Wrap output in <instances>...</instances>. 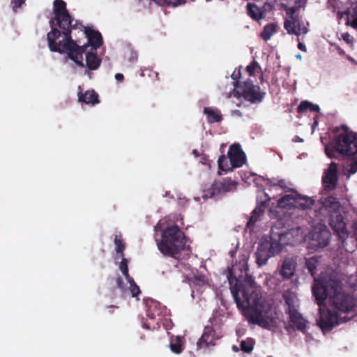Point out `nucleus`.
Returning <instances> with one entry per match:
<instances>
[{
	"instance_id": "obj_1",
	"label": "nucleus",
	"mask_w": 357,
	"mask_h": 357,
	"mask_svg": "<svg viewBox=\"0 0 357 357\" xmlns=\"http://www.w3.org/2000/svg\"><path fill=\"white\" fill-rule=\"evenodd\" d=\"M53 15L49 23L51 31L47 34L48 47L51 52L66 53L67 57L73 61L79 67L84 68L83 54L91 46V50L96 51L102 43V37L98 31L90 27H84V33L88 43L83 45H77L71 36L73 18L66 7L63 0H54L53 3Z\"/></svg>"
},
{
	"instance_id": "obj_2",
	"label": "nucleus",
	"mask_w": 357,
	"mask_h": 357,
	"mask_svg": "<svg viewBox=\"0 0 357 357\" xmlns=\"http://www.w3.org/2000/svg\"><path fill=\"white\" fill-rule=\"evenodd\" d=\"M312 291L319 306L328 298L329 305L342 312H350L355 307L354 297L342 291V282L339 280H316Z\"/></svg>"
},
{
	"instance_id": "obj_3",
	"label": "nucleus",
	"mask_w": 357,
	"mask_h": 357,
	"mask_svg": "<svg viewBox=\"0 0 357 357\" xmlns=\"http://www.w3.org/2000/svg\"><path fill=\"white\" fill-rule=\"evenodd\" d=\"M228 280L231 292L238 307L251 310L253 312L250 317L252 322L266 327L267 321L264 319L261 312L257 309L259 296L255 287L242 284L236 278L229 276Z\"/></svg>"
},
{
	"instance_id": "obj_4",
	"label": "nucleus",
	"mask_w": 357,
	"mask_h": 357,
	"mask_svg": "<svg viewBox=\"0 0 357 357\" xmlns=\"http://www.w3.org/2000/svg\"><path fill=\"white\" fill-rule=\"evenodd\" d=\"M319 203L321 204L319 208V213L324 216H329L330 226L344 243L349 236V231L347 229L345 218L342 213L340 202L336 197L328 196L321 198Z\"/></svg>"
},
{
	"instance_id": "obj_5",
	"label": "nucleus",
	"mask_w": 357,
	"mask_h": 357,
	"mask_svg": "<svg viewBox=\"0 0 357 357\" xmlns=\"http://www.w3.org/2000/svg\"><path fill=\"white\" fill-rule=\"evenodd\" d=\"M326 154L330 158L335 157V153L351 158L348 172L354 174L357 172V133L349 132L347 135H339L335 139V146L325 148Z\"/></svg>"
},
{
	"instance_id": "obj_6",
	"label": "nucleus",
	"mask_w": 357,
	"mask_h": 357,
	"mask_svg": "<svg viewBox=\"0 0 357 357\" xmlns=\"http://www.w3.org/2000/svg\"><path fill=\"white\" fill-rule=\"evenodd\" d=\"M186 243L184 233L177 225L169 226L162 232V239L158 243L159 250L164 255L176 259L185 249Z\"/></svg>"
},
{
	"instance_id": "obj_7",
	"label": "nucleus",
	"mask_w": 357,
	"mask_h": 357,
	"mask_svg": "<svg viewBox=\"0 0 357 357\" xmlns=\"http://www.w3.org/2000/svg\"><path fill=\"white\" fill-rule=\"evenodd\" d=\"M319 318L317 319V324L324 333L331 331L335 326L345 322L344 318H342L338 312L329 310L319 308Z\"/></svg>"
},
{
	"instance_id": "obj_8",
	"label": "nucleus",
	"mask_w": 357,
	"mask_h": 357,
	"mask_svg": "<svg viewBox=\"0 0 357 357\" xmlns=\"http://www.w3.org/2000/svg\"><path fill=\"white\" fill-rule=\"evenodd\" d=\"M314 203L312 198L303 196L296 192H294V194L285 195L278 201V204L281 207H284L287 205H296V206L300 209L310 208Z\"/></svg>"
},
{
	"instance_id": "obj_9",
	"label": "nucleus",
	"mask_w": 357,
	"mask_h": 357,
	"mask_svg": "<svg viewBox=\"0 0 357 357\" xmlns=\"http://www.w3.org/2000/svg\"><path fill=\"white\" fill-rule=\"evenodd\" d=\"M242 89L241 96L247 101L251 103L261 102L266 95L264 91H260L259 86L255 85L253 82L248 79L242 83L240 86Z\"/></svg>"
},
{
	"instance_id": "obj_10",
	"label": "nucleus",
	"mask_w": 357,
	"mask_h": 357,
	"mask_svg": "<svg viewBox=\"0 0 357 357\" xmlns=\"http://www.w3.org/2000/svg\"><path fill=\"white\" fill-rule=\"evenodd\" d=\"M221 337V335L214 329L212 326H206L204 328V332L197 342L198 350L204 349L206 351L210 347H213L215 342Z\"/></svg>"
},
{
	"instance_id": "obj_11",
	"label": "nucleus",
	"mask_w": 357,
	"mask_h": 357,
	"mask_svg": "<svg viewBox=\"0 0 357 357\" xmlns=\"http://www.w3.org/2000/svg\"><path fill=\"white\" fill-rule=\"evenodd\" d=\"M237 183L230 178H225L222 181H215L207 190L206 196L213 197L223 195L236 188Z\"/></svg>"
},
{
	"instance_id": "obj_12",
	"label": "nucleus",
	"mask_w": 357,
	"mask_h": 357,
	"mask_svg": "<svg viewBox=\"0 0 357 357\" xmlns=\"http://www.w3.org/2000/svg\"><path fill=\"white\" fill-rule=\"evenodd\" d=\"M337 165L335 162H332L322 177L324 189L328 191L335 190L337 187Z\"/></svg>"
},
{
	"instance_id": "obj_13",
	"label": "nucleus",
	"mask_w": 357,
	"mask_h": 357,
	"mask_svg": "<svg viewBox=\"0 0 357 357\" xmlns=\"http://www.w3.org/2000/svg\"><path fill=\"white\" fill-rule=\"evenodd\" d=\"M284 28L289 34L299 36L301 34H306L308 29L305 26H301L299 16L287 18L284 22Z\"/></svg>"
},
{
	"instance_id": "obj_14",
	"label": "nucleus",
	"mask_w": 357,
	"mask_h": 357,
	"mask_svg": "<svg viewBox=\"0 0 357 357\" xmlns=\"http://www.w3.org/2000/svg\"><path fill=\"white\" fill-rule=\"evenodd\" d=\"M228 158L230 160V165L234 168L243 166L245 162L246 157L238 144H232L228 151Z\"/></svg>"
},
{
	"instance_id": "obj_15",
	"label": "nucleus",
	"mask_w": 357,
	"mask_h": 357,
	"mask_svg": "<svg viewBox=\"0 0 357 357\" xmlns=\"http://www.w3.org/2000/svg\"><path fill=\"white\" fill-rule=\"evenodd\" d=\"M146 314L150 319H155L165 313V307L154 299L148 298L146 301Z\"/></svg>"
},
{
	"instance_id": "obj_16",
	"label": "nucleus",
	"mask_w": 357,
	"mask_h": 357,
	"mask_svg": "<svg viewBox=\"0 0 357 357\" xmlns=\"http://www.w3.org/2000/svg\"><path fill=\"white\" fill-rule=\"evenodd\" d=\"M289 317L290 326L294 328L305 333L307 321L303 318V315L298 312V310L291 312H287Z\"/></svg>"
},
{
	"instance_id": "obj_17",
	"label": "nucleus",
	"mask_w": 357,
	"mask_h": 357,
	"mask_svg": "<svg viewBox=\"0 0 357 357\" xmlns=\"http://www.w3.org/2000/svg\"><path fill=\"white\" fill-rule=\"evenodd\" d=\"M266 208V202H262L258 204L255 208L252 211L251 215L247 222L246 229L252 231L257 221L259 220V218L264 213L265 208Z\"/></svg>"
},
{
	"instance_id": "obj_18",
	"label": "nucleus",
	"mask_w": 357,
	"mask_h": 357,
	"mask_svg": "<svg viewBox=\"0 0 357 357\" xmlns=\"http://www.w3.org/2000/svg\"><path fill=\"white\" fill-rule=\"evenodd\" d=\"M255 255L256 262L259 266L265 265L268 259L273 256L270 252V250L268 249L267 243L263 242L258 245Z\"/></svg>"
},
{
	"instance_id": "obj_19",
	"label": "nucleus",
	"mask_w": 357,
	"mask_h": 357,
	"mask_svg": "<svg viewBox=\"0 0 357 357\" xmlns=\"http://www.w3.org/2000/svg\"><path fill=\"white\" fill-rule=\"evenodd\" d=\"M78 101L94 105L99 103L98 95L94 90H88L84 93L80 91L78 92Z\"/></svg>"
},
{
	"instance_id": "obj_20",
	"label": "nucleus",
	"mask_w": 357,
	"mask_h": 357,
	"mask_svg": "<svg viewBox=\"0 0 357 357\" xmlns=\"http://www.w3.org/2000/svg\"><path fill=\"white\" fill-rule=\"evenodd\" d=\"M116 286L113 287L110 289L109 296L112 299H114L118 296L121 298H125V294L126 293V288L125 287L123 279L120 275H118L115 278Z\"/></svg>"
},
{
	"instance_id": "obj_21",
	"label": "nucleus",
	"mask_w": 357,
	"mask_h": 357,
	"mask_svg": "<svg viewBox=\"0 0 357 357\" xmlns=\"http://www.w3.org/2000/svg\"><path fill=\"white\" fill-rule=\"evenodd\" d=\"M86 54V68L90 70H97L100 64L101 59L98 56L96 51L91 50V52H85Z\"/></svg>"
},
{
	"instance_id": "obj_22",
	"label": "nucleus",
	"mask_w": 357,
	"mask_h": 357,
	"mask_svg": "<svg viewBox=\"0 0 357 357\" xmlns=\"http://www.w3.org/2000/svg\"><path fill=\"white\" fill-rule=\"evenodd\" d=\"M248 15L253 20L259 21L265 17V11L255 3H248L247 5Z\"/></svg>"
},
{
	"instance_id": "obj_23",
	"label": "nucleus",
	"mask_w": 357,
	"mask_h": 357,
	"mask_svg": "<svg viewBox=\"0 0 357 357\" xmlns=\"http://www.w3.org/2000/svg\"><path fill=\"white\" fill-rule=\"evenodd\" d=\"M203 112L207 116V121L208 123L220 122L222 120L220 111L218 109L207 107L204 108Z\"/></svg>"
},
{
	"instance_id": "obj_24",
	"label": "nucleus",
	"mask_w": 357,
	"mask_h": 357,
	"mask_svg": "<svg viewBox=\"0 0 357 357\" xmlns=\"http://www.w3.org/2000/svg\"><path fill=\"white\" fill-rule=\"evenodd\" d=\"M282 236H283V234L278 235L279 239H275L271 236L270 241H263V243H267L268 249L270 250V252L273 255L280 253L282 249V245L280 242Z\"/></svg>"
},
{
	"instance_id": "obj_25",
	"label": "nucleus",
	"mask_w": 357,
	"mask_h": 357,
	"mask_svg": "<svg viewBox=\"0 0 357 357\" xmlns=\"http://www.w3.org/2000/svg\"><path fill=\"white\" fill-rule=\"evenodd\" d=\"M283 298L285 301V303L288 306L286 312L298 310L297 299L294 294L290 291L284 292L283 294Z\"/></svg>"
},
{
	"instance_id": "obj_26",
	"label": "nucleus",
	"mask_w": 357,
	"mask_h": 357,
	"mask_svg": "<svg viewBox=\"0 0 357 357\" xmlns=\"http://www.w3.org/2000/svg\"><path fill=\"white\" fill-rule=\"evenodd\" d=\"M295 266L289 259H285L282 265L280 274L284 278H290L294 273Z\"/></svg>"
},
{
	"instance_id": "obj_27",
	"label": "nucleus",
	"mask_w": 357,
	"mask_h": 357,
	"mask_svg": "<svg viewBox=\"0 0 357 357\" xmlns=\"http://www.w3.org/2000/svg\"><path fill=\"white\" fill-rule=\"evenodd\" d=\"M278 26L277 23L267 24L261 32L260 36L264 40H268L277 32Z\"/></svg>"
},
{
	"instance_id": "obj_28",
	"label": "nucleus",
	"mask_w": 357,
	"mask_h": 357,
	"mask_svg": "<svg viewBox=\"0 0 357 357\" xmlns=\"http://www.w3.org/2000/svg\"><path fill=\"white\" fill-rule=\"evenodd\" d=\"M268 183L271 186L279 187L286 192H294L289 187V185H291L290 183L287 182L284 179H278V178H273L268 180Z\"/></svg>"
},
{
	"instance_id": "obj_29",
	"label": "nucleus",
	"mask_w": 357,
	"mask_h": 357,
	"mask_svg": "<svg viewBox=\"0 0 357 357\" xmlns=\"http://www.w3.org/2000/svg\"><path fill=\"white\" fill-rule=\"evenodd\" d=\"M218 165L219 169L227 172L232 171L234 167H232V165H230L229 158H227L225 155H222L219 157L218 160Z\"/></svg>"
},
{
	"instance_id": "obj_30",
	"label": "nucleus",
	"mask_w": 357,
	"mask_h": 357,
	"mask_svg": "<svg viewBox=\"0 0 357 357\" xmlns=\"http://www.w3.org/2000/svg\"><path fill=\"white\" fill-rule=\"evenodd\" d=\"M318 263L319 261L315 257H311L306 259L305 266L312 276H314L316 275Z\"/></svg>"
},
{
	"instance_id": "obj_31",
	"label": "nucleus",
	"mask_w": 357,
	"mask_h": 357,
	"mask_svg": "<svg viewBox=\"0 0 357 357\" xmlns=\"http://www.w3.org/2000/svg\"><path fill=\"white\" fill-rule=\"evenodd\" d=\"M169 347L173 353L176 354H181L183 349L181 338L176 337L175 340H172L169 344Z\"/></svg>"
},
{
	"instance_id": "obj_32",
	"label": "nucleus",
	"mask_w": 357,
	"mask_h": 357,
	"mask_svg": "<svg viewBox=\"0 0 357 357\" xmlns=\"http://www.w3.org/2000/svg\"><path fill=\"white\" fill-rule=\"evenodd\" d=\"M114 243L116 245V252L121 254V255H123V251L125 250V243H123L122 236L121 234L115 236Z\"/></svg>"
},
{
	"instance_id": "obj_33",
	"label": "nucleus",
	"mask_w": 357,
	"mask_h": 357,
	"mask_svg": "<svg viewBox=\"0 0 357 357\" xmlns=\"http://www.w3.org/2000/svg\"><path fill=\"white\" fill-rule=\"evenodd\" d=\"M241 349L245 353H250L254 348V342L252 340H243L241 342Z\"/></svg>"
},
{
	"instance_id": "obj_34",
	"label": "nucleus",
	"mask_w": 357,
	"mask_h": 357,
	"mask_svg": "<svg viewBox=\"0 0 357 357\" xmlns=\"http://www.w3.org/2000/svg\"><path fill=\"white\" fill-rule=\"evenodd\" d=\"M128 282L130 284V291L132 297H137L140 293V289L138 285L135 282L133 278L128 279Z\"/></svg>"
},
{
	"instance_id": "obj_35",
	"label": "nucleus",
	"mask_w": 357,
	"mask_h": 357,
	"mask_svg": "<svg viewBox=\"0 0 357 357\" xmlns=\"http://www.w3.org/2000/svg\"><path fill=\"white\" fill-rule=\"evenodd\" d=\"M310 107H313L314 104L307 100L302 101L297 107V112L299 114L305 113L309 110Z\"/></svg>"
},
{
	"instance_id": "obj_36",
	"label": "nucleus",
	"mask_w": 357,
	"mask_h": 357,
	"mask_svg": "<svg viewBox=\"0 0 357 357\" xmlns=\"http://www.w3.org/2000/svg\"><path fill=\"white\" fill-rule=\"evenodd\" d=\"M119 269L122 272L123 275L126 277V280L131 278L128 273V261L124 257H123L120 263Z\"/></svg>"
},
{
	"instance_id": "obj_37",
	"label": "nucleus",
	"mask_w": 357,
	"mask_h": 357,
	"mask_svg": "<svg viewBox=\"0 0 357 357\" xmlns=\"http://www.w3.org/2000/svg\"><path fill=\"white\" fill-rule=\"evenodd\" d=\"M241 73L240 69H235L233 73L231 74V78L235 82H234V86L235 88H239L241 86H242V83L239 81V79L241 78Z\"/></svg>"
},
{
	"instance_id": "obj_38",
	"label": "nucleus",
	"mask_w": 357,
	"mask_h": 357,
	"mask_svg": "<svg viewBox=\"0 0 357 357\" xmlns=\"http://www.w3.org/2000/svg\"><path fill=\"white\" fill-rule=\"evenodd\" d=\"M347 24L357 29V8L354 10L353 15L347 17Z\"/></svg>"
},
{
	"instance_id": "obj_39",
	"label": "nucleus",
	"mask_w": 357,
	"mask_h": 357,
	"mask_svg": "<svg viewBox=\"0 0 357 357\" xmlns=\"http://www.w3.org/2000/svg\"><path fill=\"white\" fill-rule=\"evenodd\" d=\"M259 67V63L254 60L246 67V70L249 73L250 75L252 76L254 75L255 69Z\"/></svg>"
},
{
	"instance_id": "obj_40",
	"label": "nucleus",
	"mask_w": 357,
	"mask_h": 357,
	"mask_svg": "<svg viewBox=\"0 0 357 357\" xmlns=\"http://www.w3.org/2000/svg\"><path fill=\"white\" fill-rule=\"evenodd\" d=\"M185 2V0H164L163 4L176 7Z\"/></svg>"
},
{
	"instance_id": "obj_41",
	"label": "nucleus",
	"mask_w": 357,
	"mask_h": 357,
	"mask_svg": "<svg viewBox=\"0 0 357 357\" xmlns=\"http://www.w3.org/2000/svg\"><path fill=\"white\" fill-rule=\"evenodd\" d=\"M26 0H12L11 1V6L13 8V10L16 12L17 9L20 8L22 4L25 3Z\"/></svg>"
},
{
	"instance_id": "obj_42",
	"label": "nucleus",
	"mask_w": 357,
	"mask_h": 357,
	"mask_svg": "<svg viewBox=\"0 0 357 357\" xmlns=\"http://www.w3.org/2000/svg\"><path fill=\"white\" fill-rule=\"evenodd\" d=\"M297 8L296 7H291L286 9L287 18L294 17L295 16H299L298 14H296Z\"/></svg>"
},
{
	"instance_id": "obj_43",
	"label": "nucleus",
	"mask_w": 357,
	"mask_h": 357,
	"mask_svg": "<svg viewBox=\"0 0 357 357\" xmlns=\"http://www.w3.org/2000/svg\"><path fill=\"white\" fill-rule=\"evenodd\" d=\"M342 38L344 42L349 45H352L354 42V38L349 33H344L342 35Z\"/></svg>"
},
{
	"instance_id": "obj_44",
	"label": "nucleus",
	"mask_w": 357,
	"mask_h": 357,
	"mask_svg": "<svg viewBox=\"0 0 357 357\" xmlns=\"http://www.w3.org/2000/svg\"><path fill=\"white\" fill-rule=\"evenodd\" d=\"M324 234L326 235V236L323 238L322 241L318 242L319 248H324L329 244V234L328 233H325Z\"/></svg>"
},
{
	"instance_id": "obj_45",
	"label": "nucleus",
	"mask_w": 357,
	"mask_h": 357,
	"mask_svg": "<svg viewBox=\"0 0 357 357\" xmlns=\"http://www.w3.org/2000/svg\"><path fill=\"white\" fill-rule=\"evenodd\" d=\"M137 60V54L135 52H130V56L129 58V61L131 63L135 62Z\"/></svg>"
},
{
	"instance_id": "obj_46",
	"label": "nucleus",
	"mask_w": 357,
	"mask_h": 357,
	"mask_svg": "<svg viewBox=\"0 0 357 357\" xmlns=\"http://www.w3.org/2000/svg\"><path fill=\"white\" fill-rule=\"evenodd\" d=\"M319 110H320V108H319V105L314 104V107H310L308 111H310V112H319Z\"/></svg>"
},
{
	"instance_id": "obj_47",
	"label": "nucleus",
	"mask_w": 357,
	"mask_h": 357,
	"mask_svg": "<svg viewBox=\"0 0 357 357\" xmlns=\"http://www.w3.org/2000/svg\"><path fill=\"white\" fill-rule=\"evenodd\" d=\"M115 79L118 81V82H122L123 79H124V76L123 74L121 73H116L115 75Z\"/></svg>"
},
{
	"instance_id": "obj_48",
	"label": "nucleus",
	"mask_w": 357,
	"mask_h": 357,
	"mask_svg": "<svg viewBox=\"0 0 357 357\" xmlns=\"http://www.w3.org/2000/svg\"><path fill=\"white\" fill-rule=\"evenodd\" d=\"M298 48L300 50L303 51V52H306L307 51L306 46L303 43H298Z\"/></svg>"
},
{
	"instance_id": "obj_49",
	"label": "nucleus",
	"mask_w": 357,
	"mask_h": 357,
	"mask_svg": "<svg viewBox=\"0 0 357 357\" xmlns=\"http://www.w3.org/2000/svg\"><path fill=\"white\" fill-rule=\"evenodd\" d=\"M342 128L344 130H345V133H344L343 135H347V134H348L349 132H354L353 131H349L348 127L346 125H342Z\"/></svg>"
},
{
	"instance_id": "obj_50",
	"label": "nucleus",
	"mask_w": 357,
	"mask_h": 357,
	"mask_svg": "<svg viewBox=\"0 0 357 357\" xmlns=\"http://www.w3.org/2000/svg\"><path fill=\"white\" fill-rule=\"evenodd\" d=\"M153 1L159 4H163V3H164V0H153Z\"/></svg>"
},
{
	"instance_id": "obj_51",
	"label": "nucleus",
	"mask_w": 357,
	"mask_h": 357,
	"mask_svg": "<svg viewBox=\"0 0 357 357\" xmlns=\"http://www.w3.org/2000/svg\"><path fill=\"white\" fill-rule=\"evenodd\" d=\"M351 4L357 3V0H347Z\"/></svg>"
},
{
	"instance_id": "obj_52",
	"label": "nucleus",
	"mask_w": 357,
	"mask_h": 357,
	"mask_svg": "<svg viewBox=\"0 0 357 357\" xmlns=\"http://www.w3.org/2000/svg\"><path fill=\"white\" fill-rule=\"evenodd\" d=\"M321 235H323V234H314V236H313V238H315V236H316V238H318L319 237V236H321Z\"/></svg>"
},
{
	"instance_id": "obj_53",
	"label": "nucleus",
	"mask_w": 357,
	"mask_h": 357,
	"mask_svg": "<svg viewBox=\"0 0 357 357\" xmlns=\"http://www.w3.org/2000/svg\"><path fill=\"white\" fill-rule=\"evenodd\" d=\"M109 308H118L117 306H115V305H111L109 306Z\"/></svg>"
},
{
	"instance_id": "obj_54",
	"label": "nucleus",
	"mask_w": 357,
	"mask_h": 357,
	"mask_svg": "<svg viewBox=\"0 0 357 357\" xmlns=\"http://www.w3.org/2000/svg\"><path fill=\"white\" fill-rule=\"evenodd\" d=\"M354 227H355V229L356 231V234H357V222L354 224Z\"/></svg>"
},
{
	"instance_id": "obj_55",
	"label": "nucleus",
	"mask_w": 357,
	"mask_h": 357,
	"mask_svg": "<svg viewBox=\"0 0 357 357\" xmlns=\"http://www.w3.org/2000/svg\"><path fill=\"white\" fill-rule=\"evenodd\" d=\"M236 112L238 113L239 114H241L240 111L237 110Z\"/></svg>"
}]
</instances>
